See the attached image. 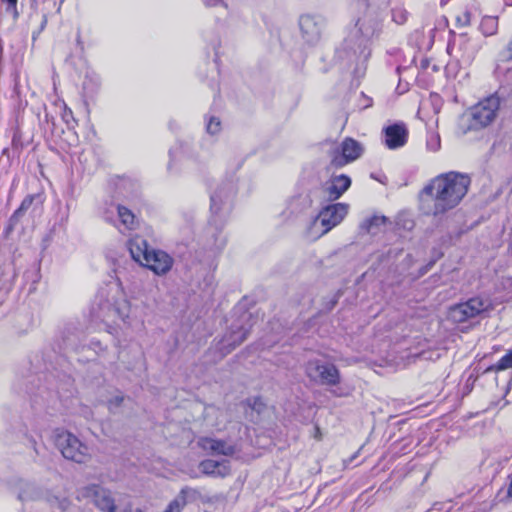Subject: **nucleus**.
<instances>
[{
  "mask_svg": "<svg viewBox=\"0 0 512 512\" xmlns=\"http://www.w3.org/2000/svg\"><path fill=\"white\" fill-rule=\"evenodd\" d=\"M466 174L448 172L434 177L422 190L421 209L428 215L442 216L457 207L468 192Z\"/></svg>",
  "mask_w": 512,
  "mask_h": 512,
  "instance_id": "1",
  "label": "nucleus"
},
{
  "mask_svg": "<svg viewBox=\"0 0 512 512\" xmlns=\"http://www.w3.org/2000/svg\"><path fill=\"white\" fill-rule=\"evenodd\" d=\"M130 302L119 287L110 288L106 299L99 303L98 316L104 321L128 323Z\"/></svg>",
  "mask_w": 512,
  "mask_h": 512,
  "instance_id": "2",
  "label": "nucleus"
},
{
  "mask_svg": "<svg viewBox=\"0 0 512 512\" xmlns=\"http://www.w3.org/2000/svg\"><path fill=\"white\" fill-rule=\"evenodd\" d=\"M55 445L64 458L79 464L87 463L92 457L91 449L68 431H61L56 434Z\"/></svg>",
  "mask_w": 512,
  "mask_h": 512,
  "instance_id": "3",
  "label": "nucleus"
},
{
  "mask_svg": "<svg viewBox=\"0 0 512 512\" xmlns=\"http://www.w3.org/2000/svg\"><path fill=\"white\" fill-rule=\"evenodd\" d=\"M372 31L369 28L363 30L360 22L344 41L343 48L339 53H344L349 61H366L370 56L369 39Z\"/></svg>",
  "mask_w": 512,
  "mask_h": 512,
  "instance_id": "4",
  "label": "nucleus"
},
{
  "mask_svg": "<svg viewBox=\"0 0 512 512\" xmlns=\"http://www.w3.org/2000/svg\"><path fill=\"white\" fill-rule=\"evenodd\" d=\"M492 309L493 304L489 298L476 296L451 307L449 317L454 322L463 323L471 318L487 313Z\"/></svg>",
  "mask_w": 512,
  "mask_h": 512,
  "instance_id": "5",
  "label": "nucleus"
},
{
  "mask_svg": "<svg viewBox=\"0 0 512 512\" xmlns=\"http://www.w3.org/2000/svg\"><path fill=\"white\" fill-rule=\"evenodd\" d=\"M77 499L91 500L102 512H126L118 511L111 491L98 484H89L80 488L77 491Z\"/></svg>",
  "mask_w": 512,
  "mask_h": 512,
  "instance_id": "6",
  "label": "nucleus"
},
{
  "mask_svg": "<svg viewBox=\"0 0 512 512\" xmlns=\"http://www.w3.org/2000/svg\"><path fill=\"white\" fill-rule=\"evenodd\" d=\"M500 107V99L491 95L478 102L471 109L472 126L482 128L490 125L496 118Z\"/></svg>",
  "mask_w": 512,
  "mask_h": 512,
  "instance_id": "7",
  "label": "nucleus"
},
{
  "mask_svg": "<svg viewBox=\"0 0 512 512\" xmlns=\"http://www.w3.org/2000/svg\"><path fill=\"white\" fill-rule=\"evenodd\" d=\"M307 376L322 385L335 386L340 382V373L333 364L311 360L306 366Z\"/></svg>",
  "mask_w": 512,
  "mask_h": 512,
  "instance_id": "8",
  "label": "nucleus"
},
{
  "mask_svg": "<svg viewBox=\"0 0 512 512\" xmlns=\"http://www.w3.org/2000/svg\"><path fill=\"white\" fill-rule=\"evenodd\" d=\"M478 50L479 45L468 37L467 34H459L447 46V52L457 61L464 64L471 63Z\"/></svg>",
  "mask_w": 512,
  "mask_h": 512,
  "instance_id": "9",
  "label": "nucleus"
},
{
  "mask_svg": "<svg viewBox=\"0 0 512 512\" xmlns=\"http://www.w3.org/2000/svg\"><path fill=\"white\" fill-rule=\"evenodd\" d=\"M349 211V205L346 203H335L325 206L318 214L314 225L318 222L323 227L321 235L326 234L332 228L339 225Z\"/></svg>",
  "mask_w": 512,
  "mask_h": 512,
  "instance_id": "10",
  "label": "nucleus"
},
{
  "mask_svg": "<svg viewBox=\"0 0 512 512\" xmlns=\"http://www.w3.org/2000/svg\"><path fill=\"white\" fill-rule=\"evenodd\" d=\"M363 153L362 145L352 139L346 138L343 142L333 151L331 163L335 167H342L356 159Z\"/></svg>",
  "mask_w": 512,
  "mask_h": 512,
  "instance_id": "11",
  "label": "nucleus"
},
{
  "mask_svg": "<svg viewBox=\"0 0 512 512\" xmlns=\"http://www.w3.org/2000/svg\"><path fill=\"white\" fill-rule=\"evenodd\" d=\"M235 194V188L232 183H226L218 186L211 194L210 209L214 216L228 214L231 210V203Z\"/></svg>",
  "mask_w": 512,
  "mask_h": 512,
  "instance_id": "12",
  "label": "nucleus"
},
{
  "mask_svg": "<svg viewBox=\"0 0 512 512\" xmlns=\"http://www.w3.org/2000/svg\"><path fill=\"white\" fill-rule=\"evenodd\" d=\"M14 492L17 498L21 502H32L46 500L50 502V495L47 491L37 486L34 483L27 482L24 480H18L14 486Z\"/></svg>",
  "mask_w": 512,
  "mask_h": 512,
  "instance_id": "13",
  "label": "nucleus"
},
{
  "mask_svg": "<svg viewBox=\"0 0 512 512\" xmlns=\"http://www.w3.org/2000/svg\"><path fill=\"white\" fill-rule=\"evenodd\" d=\"M173 258L163 250L151 249L143 266L153 271L156 275H166L172 268Z\"/></svg>",
  "mask_w": 512,
  "mask_h": 512,
  "instance_id": "14",
  "label": "nucleus"
},
{
  "mask_svg": "<svg viewBox=\"0 0 512 512\" xmlns=\"http://www.w3.org/2000/svg\"><path fill=\"white\" fill-rule=\"evenodd\" d=\"M198 445L206 452L224 456H232L237 448L228 441L219 440L211 437H202L198 440Z\"/></svg>",
  "mask_w": 512,
  "mask_h": 512,
  "instance_id": "15",
  "label": "nucleus"
},
{
  "mask_svg": "<svg viewBox=\"0 0 512 512\" xmlns=\"http://www.w3.org/2000/svg\"><path fill=\"white\" fill-rule=\"evenodd\" d=\"M351 186V179L345 174L335 175L330 178L324 188L326 197L331 200L339 199Z\"/></svg>",
  "mask_w": 512,
  "mask_h": 512,
  "instance_id": "16",
  "label": "nucleus"
},
{
  "mask_svg": "<svg viewBox=\"0 0 512 512\" xmlns=\"http://www.w3.org/2000/svg\"><path fill=\"white\" fill-rule=\"evenodd\" d=\"M385 145L389 149H398L407 142L408 131L404 124L396 123L385 128Z\"/></svg>",
  "mask_w": 512,
  "mask_h": 512,
  "instance_id": "17",
  "label": "nucleus"
},
{
  "mask_svg": "<svg viewBox=\"0 0 512 512\" xmlns=\"http://www.w3.org/2000/svg\"><path fill=\"white\" fill-rule=\"evenodd\" d=\"M199 469L205 475L224 478L230 474V465L227 460L206 459L200 462Z\"/></svg>",
  "mask_w": 512,
  "mask_h": 512,
  "instance_id": "18",
  "label": "nucleus"
},
{
  "mask_svg": "<svg viewBox=\"0 0 512 512\" xmlns=\"http://www.w3.org/2000/svg\"><path fill=\"white\" fill-rule=\"evenodd\" d=\"M128 248L134 261L143 266V262L147 260L149 249L148 243L145 239L136 236L129 240Z\"/></svg>",
  "mask_w": 512,
  "mask_h": 512,
  "instance_id": "19",
  "label": "nucleus"
},
{
  "mask_svg": "<svg viewBox=\"0 0 512 512\" xmlns=\"http://www.w3.org/2000/svg\"><path fill=\"white\" fill-rule=\"evenodd\" d=\"M249 334V329L241 327L237 330H232L224 336L221 341V349L225 350V353L231 352L242 342H244Z\"/></svg>",
  "mask_w": 512,
  "mask_h": 512,
  "instance_id": "20",
  "label": "nucleus"
},
{
  "mask_svg": "<svg viewBox=\"0 0 512 512\" xmlns=\"http://www.w3.org/2000/svg\"><path fill=\"white\" fill-rule=\"evenodd\" d=\"M199 496V492L190 487L181 489L177 497L169 503L164 512H181L189 500H194Z\"/></svg>",
  "mask_w": 512,
  "mask_h": 512,
  "instance_id": "21",
  "label": "nucleus"
},
{
  "mask_svg": "<svg viewBox=\"0 0 512 512\" xmlns=\"http://www.w3.org/2000/svg\"><path fill=\"white\" fill-rule=\"evenodd\" d=\"M299 25L302 36L306 39L307 42L313 43L319 39L320 29L313 17L309 15L301 16Z\"/></svg>",
  "mask_w": 512,
  "mask_h": 512,
  "instance_id": "22",
  "label": "nucleus"
},
{
  "mask_svg": "<svg viewBox=\"0 0 512 512\" xmlns=\"http://www.w3.org/2000/svg\"><path fill=\"white\" fill-rule=\"evenodd\" d=\"M115 209L117 211L118 220L120 222V226H118L119 230L121 232L126 230H133L136 225L135 215L133 212L121 205H117Z\"/></svg>",
  "mask_w": 512,
  "mask_h": 512,
  "instance_id": "23",
  "label": "nucleus"
},
{
  "mask_svg": "<svg viewBox=\"0 0 512 512\" xmlns=\"http://www.w3.org/2000/svg\"><path fill=\"white\" fill-rule=\"evenodd\" d=\"M387 222V218L385 216H372L361 224V230L369 233L376 234L381 230V227L384 226Z\"/></svg>",
  "mask_w": 512,
  "mask_h": 512,
  "instance_id": "24",
  "label": "nucleus"
},
{
  "mask_svg": "<svg viewBox=\"0 0 512 512\" xmlns=\"http://www.w3.org/2000/svg\"><path fill=\"white\" fill-rule=\"evenodd\" d=\"M479 29L484 36L496 34L498 30V18L495 16L483 17Z\"/></svg>",
  "mask_w": 512,
  "mask_h": 512,
  "instance_id": "25",
  "label": "nucleus"
},
{
  "mask_svg": "<svg viewBox=\"0 0 512 512\" xmlns=\"http://www.w3.org/2000/svg\"><path fill=\"white\" fill-rule=\"evenodd\" d=\"M509 368H512V350H509L496 364L488 367L486 371H503Z\"/></svg>",
  "mask_w": 512,
  "mask_h": 512,
  "instance_id": "26",
  "label": "nucleus"
},
{
  "mask_svg": "<svg viewBox=\"0 0 512 512\" xmlns=\"http://www.w3.org/2000/svg\"><path fill=\"white\" fill-rule=\"evenodd\" d=\"M33 201H34V196L33 195L26 196L23 199L20 207L12 215V219H18L19 217H21L30 208V206L32 205Z\"/></svg>",
  "mask_w": 512,
  "mask_h": 512,
  "instance_id": "27",
  "label": "nucleus"
},
{
  "mask_svg": "<svg viewBox=\"0 0 512 512\" xmlns=\"http://www.w3.org/2000/svg\"><path fill=\"white\" fill-rule=\"evenodd\" d=\"M426 145H427L428 150H430L432 152H437L441 147L440 136L438 134L431 133L427 137Z\"/></svg>",
  "mask_w": 512,
  "mask_h": 512,
  "instance_id": "28",
  "label": "nucleus"
},
{
  "mask_svg": "<svg viewBox=\"0 0 512 512\" xmlns=\"http://www.w3.org/2000/svg\"><path fill=\"white\" fill-rule=\"evenodd\" d=\"M392 19L397 24H404L408 19V12L403 8H395L392 10Z\"/></svg>",
  "mask_w": 512,
  "mask_h": 512,
  "instance_id": "29",
  "label": "nucleus"
},
{
  "mask_svg": "<svg viewBox=\"0 0 512 512\" xmlns=\"http://www.w3.org/2000/svg\"><path fill=\"white\" fill-rule=\"evenodd\" d=\"M207 132L211 135L217 134L221 129V122L217 117H210L206 124Z\"/></svg>",
  "mask_w": 512,
  "mask_h": 512,
  "instance_id": "30",
  "label": "nucleus"
},
{
  "mask_svg": "<svg viewBox=\"0 0 512 512\" xmlns=\"http://www.w3.org/2000/svg\"><path fill=\"white\" fill-rule=\"evenodd\" d=\"M456 22L458 26L465 27L468 26L471 22V14L469 11L465 10L456 16Z\"/></svg>",
  "mask_w": 512,
  "mask_h": 512,
  "instance_id": "31",
  "label": "nucleus"
},
{
  "mask_svg": "<svg viewBox=\"0 0 512 512\" xmlns=\"http://www.w3.org/2000/svg\"><path fill=\"white\" fill-rule=\"evenodd\" d=\"M124 400L122 395H116L108 401L109 410L113 411L115 408L119 407Z\"/></svg>",
  "mask_w": 512,
  "mask_h": 512,
  "instance_id": "32",
  "label": "nucleus"
},
{
  "mask_svg": "<svg viewBox=\"0 0 512 512\" xmlns=\"http://www.w3.org/2000/svg\"><path fill=\"white\" fill-rule=\"evenodd\" d=\"M50 499L51 501L49 503L54 506V502H56L57 507L62 511H65L69 507V501L66 498L59 500L58 498L50 496Z\"/></svg>",
  "mask_w": 512,
  "mask_h": 512,
  "instance_id": "33",
  "label": "nucleus"
},
{
  "mask_svg": "<svg viewBox=\"0 0 512 512\" xmlns=\"http://www.w3.org/2000/svg\"><path fill=\"white\" fill-rule=\"evenodd\" d=\"M203 3L208 7H222L227 9V5L223 0H202Z\"/></svg>",
  "mask_w": 512,
  "mask_h": 512,
  "instance_id": "34",
  "label": "nucleus"
},
{
  "mask_svg": "<svg viewBox=\"0 0 512 512\" xmlns=\"http://www.w3.org/2000/svg\"><path fill=\"white\" fill-rule=\"evenodd\" d=\"M361 98L363 99L362 108H368L372 105V99L366 97L364 94H361Z\"/></svg>",
  "mask_w": 512,
  "mask_h": 512,
  "instance_id": "35",
  "label": "nucleus"
},
{
  "mask_svg": "<svg viewBox=\"0 0 512 512\" xmlns=\"http://www.w3.org/2000/svg\"><path fill=\"white\" fill-rule=\"evenodd\" d=\"M262 406H263V403L261 402V400L255 399L253 402L252 408L256 409L258 412H260Z\"/></svg>",
  "mask_w": 512,
  "mask_h": 512,
  "instance_id": "36",
  "label": "nucleus"
},
{
  "mask_svg": "<svg viewBox=\"0 0 512 512\" xmlns=\"http://www.w3.org/2000/svg\"><path fill=\"white\" fill-rule=\"evenodd\" d=\"M510 483L507 489V497L512 499V473L509 475Z\"/></svg>",
  "mask_w": 512,
  "mask_h": 512,
  "instance_id": "37",
  "label": "nucleus"
},
{
  "mask_svg": "<svg viewBox=\"0 0 512 512\" xmlns=\"http://www.w3.org/2000/svg\"><path fill=\"white\" fill-rule=\"evenodd\" d=\"M441 509H442V504H440V503H435V504L433 505V507H432L430 510L426 511V512H438V511H440Z\"/></svg>",
  "mask_w": 512,
  "mask_h": 512,
  "instance_id": "38",
  "label": "nucleus"
},
{
  "mask_svg": "<svg viewBox=\"0 0 512 512\" xmlns=\"http://www.w3.org/2000/svg\"><path fill=\"white\" fill-rule=\"evenodd\" d=\"M507 56L512 58V40L508 43L506 47Z\"/></svg>",
  "mask_w": 512,
  "mask_h": 512,
  "instance_id": "39",
  "label": "nucleus"
},
{
  "mask_svg": "<svg viewBox=\"0 0 512 512\" xmlns=\"http://www.w3.org/2000/svg\"><path fill=\"white\" fill-rule=\"evenodd\" d=\"M105 219H106V221H111L112 220L111 217L108 215V211L105 212Z\"/></svg>",
  "mask_w": 512,
  "mask_h": 512,
  "instance_id": "40",
  "label": "nucleus"
},
{
  "mask_svg": "<svg viewBox=\"0 0 512 512\" xmlns=\"http://www.w3.org/2000/svg\"><path fill=\"white\" fill-rule=\"evenodd\" d=\"M133 512H144V510L138 508V509H135Z\"/></svg>",
  "mask_w": 512,
  "mask_h": 512,
  "instance_id": "41",
  "label": "nucleus"
},
{
  "mask_svg": "<svg viewBox=\"0 0 512 512\" xmlns=\"http://www.w3.org/2000/svg\"><path fill=\"white\" fill-rule=\"evenodd\" d=\"M248 318V315L244 314L243 319L246 320Z\"/></svg>",
  "mask_w": 512,
  "mask_h": 512,
  "instance_id": "42",
  "label": "nucleus"
}]
</instances>
